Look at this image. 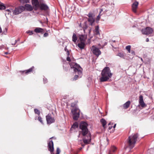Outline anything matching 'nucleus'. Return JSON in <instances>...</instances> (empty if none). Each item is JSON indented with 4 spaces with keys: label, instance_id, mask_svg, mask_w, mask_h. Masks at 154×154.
Returning <instances> with one entry per match:
<instances>
[{
    "label": "nucleus",
    "instance_id": "nucleus-4",
    "mask_svg": "<svg viewBox=\"0 0 154 154\" xmlns=\"http://www.w3.org/2000/svg\"><path fill=\"white\" fill-rule=\"evenodd\" d=\"M70 65L71 68L74 69V71L75 73H78L79 75L81 77L82 75V68L78 64L75 63H71Z\"/></svg>",
    "mask_w": 154,
    "mask_h": 154
},
{
    "label": "nucleus",
    "instance_id": "nucleus-22",
    "mask_svg": "<svg viewBox=\"0 0 154 154\" xmlns=\"http://www.w3.org/2000/svg\"><path fill=\"white\" fill-rule=\"evenodd\" d=\"M13 11V9L12 8H10L9 9H7L5 11V15L11 14V13Z\"/></svg>",
    "mask_w": 154,
    "mask_h": 154
},
{
    "label": "nucleus",
    "instance_id": "nucleus-38",
    "mask_svg": "<svg viewBox=\"0 0 154 154\" xmlns=\"http://www.w3.org/2000/svg\"><path fill=\"white\" fill-rule=\"evenodd\" d=\"M58 153L60 154V150L59 148H57V153H58Z\"/></svg>",
    "mask_w": 154,
    "mask_h": 154
},
{
    "label": "nucleus",
    "instance_id": "nucleus-13",
    "mask_svg": "<svg viewBox=\"0 0 154 154\" xmlns=\"http://www.w3.org/2000/svg\"><path fill=\"white\" fill-rule=\"evenodd\" d=\"M139 105L142 107H144L146 106V104L143 101V96L142 95H140L139 96Z\"/></svg>",
    "mask_w": 154,
    "mask_h": 154
},
{
    "label": "nucleus",
    "instance_id": "nucleus-24",
    "mask_svg": "<svg viewBox=\"0 0 154 154\" xmlns=\"http://www.w3.org/2000/svg\"><path fill=\"white\" fill-rule=\"evenodd\" d=\"M100 122L103 125V127L104 128H105V126L106 124V121L104 119H102L100 120Z\"/></svg>",
    "mask_w": 154,
    "mask_h": 154
},
{
    "label": "nucleus",
    "instance_id": "nucleus-11",
    "mask_svg": "<svg viewBox=\"0 0 154 154\" xmlns=\"http://www.w3.org/2000/svg\"><path fill=\"white\" fill-rule=\"evenodd\" d=\"M46 119L48 124H51L54 123L55 121L54 118L52 117L51 115L48 114L46 116Z\"/></svg>",
    "mask_w": 154,
    "mask_h": 154
},
{
    "label": "nucleus",
    "instance_id": "nucleus-36",
    "mask_svg": "<svg viewBox=\"0 0 154 154\" xmlns=\"http://www.w3.org/2000/svg\"><path fill=\"white\" fill-rule=\"evenodd\" d=\"M78 77H79V76L78 75H75L74 76L73 79L72 80L74 81V80H76L77 79H78Z\"/></svg>",
    "mask_w": 154,
    "mask_h": 154
},
{
    "label": "nucleus",
    "instance_id": "nucleus-9",
    "mask_svg": "<svg viewBox=\"0 0 154 154\" xmlns=\"http://www.w3.org/2000/svg\"><path fill=\"white\" fill-rule=\"evenodd\" d=\"M131 46L130 45H128L126 47V49L128 51V53L130 54L131 56L130 58H132L135 55V53L134 51L133 50L131 51Z\"/></svg>",
    "mask_w": 154,
    "mask_h": 154
},
{
    "label": "nucleus",
    "instance_id": "nucleus-48",
    "mask_svg": "<svg viewBox=\"0 0 154 154\" xmlns=\"http://www.w3.org/2000/svg\"><path fill=\"white\" fill-rule=\"evenodd\" d=\"M116 124H115L114 125V126H113V128H115V127H116Z\"/></svg>",
    "mask_w": 154,
    "mask_h": 154
},
{
    "label": "nucleus",
    "instance_id": "nucleus-39",
    "mask_svg": "<svg viewBox=\"0 0 154 154\" xmlns=\"http://www.w3.org/2000/svg\"><path fill=\"white\" fill-rule=\"evenodd\" d=\"M48 34L47 33H45L44 34V37H47V36H48Z\"/></svg>",
    "mask_w": 154,
    "mask_h": 154
},
{
    "label": "nucleus",
    "instance_id": "nucleus-2",
    "mask_svg": "<svg viewBox=\"0 0 154 154\" xmlns=\"http://www.w3.org/2000/svg\"><path fill=\"white\" fill-rule=\"evenodd\" d=\"M101 77L100 79V82L106 81L111 78L112 75L109 67H105L102 70L101 73Z\"/></svg>",
    "mask_w": 154,
    "mask_h": 154
},
{
    "label": "nucleus",
    "instance_id": "nucleus-30",
    "mask_svg": "<svg viewBox=\"0 0 154 154\" xmlns=\"http://www.w3.org/2000/svg\"><path fill=\"white\" fill-rule=\"evenodd\" d=\"M35 113V114H38V115H39L40 114V112L37 109H34Z\"/></svg>",
    "mask_w": 154,
    "mask_h": 154
},
{
    "label": "nucleus",
    "instance_id": "nucleus-21",
    "mask_svg": "<svg viewBox=\"0 0 154 154\" xmlns=\"http://www.w3.org/2000/svg\"><path fill=\"white\" fill-rule=\"evenodd\" d=\"M34 31L36 33H42L44 31V29L40 28L37 27L34 29Z\"/></svg>",
    "mask_w": 154,
    "mask_h": 154
},
{
    "label": "nucleus",
    "instance_id": "nucleus-35",
    "mask_svg": "<svg viewBox=\"0 0 154 154\" xmlns=\"http://www.w3.org/2000/svg\"><path fill=\"white\" fill-rule=\"evenodd\" d=\"M27 33H28L29 34V35H31L33 34V31H28L26 32Z\"/></svg>",
    "mask_w": 154,
    "mask_h": 154
},
{
    "label": "nucleus",
    "instance_id": "nucleus-28",
    "mask_svg": "<svg viewBox=\"0 0 154 154\" xmlns=\"http://www.w3.org/2000/svg\"><path fill=\"white\" fill-rule=\"evenodd\" d=\"M5 6L4 4L2 3H0V9L2 10H4L5 9Z\"/></svg>",
    "mask_w": 154,
    "mask_h": 154
},
{
    "label": "nucleus",
    "instance_id": "nucleus-12",
    "mask_svg": "<svg viewBox=\"0 0 154 154\" xmlns=\"http://www.w3.org/2000/svg\"><path fill=\"white\" fill-rule=\"evenodd\" d=\"M88 16L89 17L88 19V21L90 23V24L91 25H92L95 21L94 19L93 16V14L91 13H89Z\"/></svg>",
    "mask_w": 154,
    "mask_h": 154
},
{
    "label": "nucleus",
    "instance_id": "nucleus-33",
    "mask_svg": "<svg viewBox=\"0 0 154 154\" xmlns=\"http://www.w3.org/2000/svg\"><path fill=\"white\" fill-rule=\"evenodd\" d=\"M118 55L120 57L124 58V54L121 53H118Z\"/></svg>",
    "mask_w": 154,
    "mask_h": 154
},
{
    "label": "nucleus",
    "instance_id": "nucleus-40",
    "mask_svg": "<svg viewBox=\"0 0 154 154\" xmlns=\"http://www.w3.org/2000/svg\"><path fill=\"white\" fill-rule=\"evenodd\" d=\"M66 60H67V61H71L70 59V57H67Z\"/></svg>",
    "mask_w": 154,
    "mask_h": 154
},
{
    "label": "nucleus",
    "instance_id": "nucleus-42",
    "mask_svg": "<svg viewBox=\"0 0 154 154\" xmlns=\"http://www.w3.org/2000/svg\"><path fill=\"white\" fill-rule=\"evenodd\" d=\"M17 42V41L16 40H15V42H14V43H12V45H15V44Z\"/></svg>",
    "mask_w": 154,
    "mask_h": 154
},
{
    "label": "nucleus",
    "instance_id": "nucleus-47",
    "mask_svg": "<svg viewBox=\"0 0 154 154\" xmlns=\"http://www.w3.org/2000/svg\"><path fill=\"white\" fill-rule=\"evenodd\" d=\"M66 98H67V96H65L63 97V98L64 99H66Z\"/></svg>",
    "mask_w": 154,
    "mask_h": 154
},
{
    "label": "nucleus",
    "instance_id": "nucleus-37",
    "mask_svg": "<svg viewBox=\"0 0 154 154\" xmlns=\"http://www.w3.org/2000/svg\"><path fill=\"white\" fill-rule=\"evenodd\" d=\"M106 142L105 144L106 145H107L109 144V140L107 138L106 139Z\"/></svg>",
    "mask_w": 154,
    "mask_h": 154
},
{
    "label": "nucleus",
    "instance_id": "nucleus-6",
    "mask_svg": "<svg viewBox=\"0 0 154 154\" xmlns=\"http://www.w3.org/2000/svg\"><path fill=\"white\" fill-rule=\"evenodd\" d=\"M24 7L23 6H21L18 8H15L14 10H13L12 12L14 14H18L21 13L24 11Z\"/></svg>",
    "mask_w": 154,
    "mask_h": 154
},
{
    "label": "nucleus",
    "instance_id": "nucleus-3",
    "mask_svg": "<svg viewBox=\"0 0 154 154\" xmlns=\"http://www.w3.org/2000/svg\"><path fill=\"white\" fill-rule=\"evenodd\" d=\"M138 137L137 134H134L129 137L128 142L131 148H132L134 146Z\"/></svg>",
    "mask_w": 154,
    "mask_h": 154
},
{
    "label": "nucleus",
    "instance_id": "nucleus-51",
    "mask_svg": "<svg viewBox=\"0 0 154 154\" xmlns=\"http://www.w3.org/2000/svg\"><path fill=\"white\" fill-rule=\"evenodd\" d=\"M5 54H8V53L7 52H5Z\"/></svg>",
    "mask_w": 154,
    "mask_h": 154
},
{
    "label": "nucleus",
    "instance_id": "nucleus-16",
    "mask_svg": "<svg viewBox=\"0 0 154 154\" xmlns=\"http://www.w3.org/2000/svg\"><path fill=\"white\" fill-rule=\"evenodd\" d=\"M34 69V67L32 66V67L27 70L23 71H19V72H20L22 74H23L24 72H25L26 74L27 75L33 71Z\"/></svg>",
    "mask_w": 154,
    "mask_h": 154
},
{
    "label": "nucleus",
    "instance_id": "nucleus-5",
    "mask_svg": "<svg viewBox=\"0 0 154 154\" xmlns=\"http://www.w3.org/2000/svg\"><path fill=\"white\" fill-rule=\"evenodd\" d=\"M71 112L73 119L75 120H77L79 116V110L77 108L75 107L72 109Z\"/></svg>",
    "mask_w": 154,
    "mask_h": 154
},
{
    "label": "nucleus",
    "instance_id": "nucleus-41",
    "mask_svg": "<svg viewBox=\"0 0 154 154\" xmlns=\"http://www.w3.org/2000/svg\"><path fill=\"white\" fill-rule=\"evenodd\" d=\"M121 107L122 108H123L124 109H125V103L122 106H121Z\"/></svg>",
    "mask_w": 154,
    "mask_h": 154
},
{
    "label": "nucleus",
    "instance_id": "nucleus-34",
    "mask_svg": "<svg viewBox=\"0 0 154 154\" xmlns=\"http://www.w3.org/2000/svg\"><path fill=\"white\" fill-rule=\"evenodd\" d=\"M38 120L42 124L43 123V121L42 120V119L41 117L39 116L38 118Z\"/></svg>",
    "mask_w": 154,
    "mask_h": 154
},
{
    "label": "nucleus",
    "instance_id": "nucleus-50",
    "mask_svg": "<svg viewBox=\"0 0 154 154\" xmlns=\"http://www.w3.org/2000/svg\"><path fill=\"white\" fill-rule=\"evenodd\" d=\"M2 32V30L1 28L0 27V33Z\"/></svg>",
    "mask_w": 154,
    "mask_h": 154
},
{
    "label": "nucleus",
    "instance_id": "nucleus-44",
    "mask_svg": "<svg viewBox=\"0 0 154 154\" xmlns=\"http://www.w3.org/2000/svg\"><path fill=\"white\" fill-rule=\"evenodd\" d=\"M66 53L67 54V55L69 56V51L68 50H67V51H66Z\"/></svg>",
    "mask_w": 154,
    "mask_h": 154
},
{
    "label": "nucleus",
    "instance_id": "nucleus-14",
    "mask_svg": "<svg viewBox=\"0 0 154 154\" xmlns=\"http://www.w3.org/2000/svg\"><path fill=\"white\" fill-rule=\"evenodd\" d=\"M48 149L51 152H52L54 150V144L52 141H50L48 143Z\"/></svg>",
    "mask_w": 154,
    "mask_h": 154
},
{
    "label": "nucleus",
    "instance_id": "nucleus-26",
    "mask_svg": "<svg viewBox=\"0 0 154 154\" xmlns=\"http://www.w3.org/2000/svg\"><path fill=\"white\" fill-rule=\"evenodd\" d=\"M78 127V123L77 122H75L73 124V125H72L71 128V129H72V128H77Z\"/></svg>",
    "mask_w": 154,
    "mask_h": 154
},
{
    "label": "nucleus",
    "instance_id": "nucleus-19",
    "mask_svg": "<svg viewBox=\"0 0 154 154\" xmlns=\"http://www.w3.org/2000/svg\"><path fill=\"white\" fill-rule=\"evenodd\" d=\"M24 8L25 9H26L28 11H31L33 10V8L32 6L30 5L26 4L25 5Z\"/></svg>",
    "mask_w": 154,
    "mask_h": 154
},
{
    "label": "nucleus",
    "instance_id": "nucleus-52",
    "mask_svg": "<svg viewBox=\"0 0 154 154\" xmlns=\"http://www.w3.org/2000/svg\"><path fill=\"white\" fill-rule=\"evenodd\" d=\"M112 124H113L112 123ZM111 125V123H109V124H108V125Z\"/></svg>",
    "mask_w": 154,
    "mask_h": 154
},
{
    "label": "nucleus",
    "instance_id": "nucleus-31",
    "mask_svg": "<svg viewBox=\"0 0 154 154\" xmlns=\"http://www.w3.org/2000/svg\"><path fill=\"white\" fill-rule=\"evenodd\" d=\"M102 11H103V10H102V9H101L100 10V13L97 16V19H96V20H100V16H101V15L100 14H101V12Z\"/></svg>",
    "mask_w": 154,
    "mask_h": 154
},
{
    "label": "nucleus",
    "instance_id": "nucleus-55",
    "mask_svg": "<svg viewBox=\"0 0 154 154\" xmlns=\"http://www.w3.org/2000/svg\"><path fill=\"white\" fill-rule=\"evenodd\" d=\"M56 154H59V153H58H58H56Z\"/></svg>",
    "mask_w": 154,
    "mask_h": 154
},
{
    "label": "nucleus",
    "instance_id": "nucleus-10",
    "mask_svg": "<svg viewBox=\"0 0 154 154\" xmlns=\"http://www.w3.org/2000/svg\"><path fill=\"white\" fill-rule=\"evenodd\" d=\"M32 4L33 7L35 10H36L38 9L40 4L38 0H32Z\"/></svg>",
    "mask_w": 154,
    "mask_h": 154
},
{
    "label": "nucleus",
    "instance_id": "nucleus-46",
    "mask_svg": "<svg viewBox=\"0 0 154 154\" xmlns=\"http://www.w3.org/2000/svg\"><path fill=\"white\" fill-rule=\"evenodd\" d=\"M112 128V126H109V130H110Z\"/></svg>",
    "mask_w": 154,
    "mask_h": 154
},
{
    "label": "nucleus",
    "instance_id": "nucleus-7",
    "mask_svg": "<svg viewBox=\"0 0 154 154\" xmlns=\"http://www.w3.org/2000/svg\"><path fill=\"white\" fill-rule=\"evenodd\" d=\"M141 32L143 34L149 35L152 33L153 30L150 27H147L145 28L142 29Z\"/></svg>",
    "mask_w": 154,
    "mask_h": 154
},
{
    "label": "nucleus",
    "instance_id": "nucleus-49",
    "mask_svg": "<svg viewBox=\"0 0 154 154\" xmlns=\"http://www.w3.org/2000/svg\"><path fill=\"white\" fill-rule=\"evenodd\" d=\"M65 51H67V50H68L66 48V47L65 48Z\"/></svg>",
    "mask_w": 154,
    "mask_h": 154
},
{
    "label": "nucleus",
    "instance_id": "nucleus-1",
    "mask_svg": "<svg viewBox=\"0 0 154 154\" xmlns=\"http://www.w3.org/2000/svg\"><path fill=\"white\" fill-rule=\"evenodd\" d=\"M88 125L86 122H82L80 123L79 126L81 130L80 132L84 136L83 139V142L86 144L89 143L91 140V134L87 128Z\"/></svg>",
    "mask_w": 154,
    "mask_h": 154
},
{
    "label": "nucleus",
    "instance_id": "nucleus-32",
    "mask_svg": "<svg viewBox=\"0 0 154 154\" xmlns=\"http://www.w3.org/2000/svg\"><path fill=\"white\" fill-rule=\"evenodd\" d=\"M20 2L22 3H28L29 2V0H19Z\"/></svg>",
    "mask_w": 154,
    "mask_h": 154
},
{
    "label": "nucleus",
    "instance_id": "nucleus-17",
    "mask_svg": "<svg viewBox=\"0 0 154 154\" xmlns=\"http://www.w3.org/2000/svg\"><path fill=\"white\" fill-rule=\"evenodd\" d=\"M39 8L42 10H46L48 9V6L46 4L42 3L40 4Z\"/></svg>",
    "mask_w": 154,
    "mask_h": 154
},
{
    "label": "nucleus",
    "instance_id": "nucleus-53",
    "mask_svg": "<svg viewBox=\"0 0 154 154\" xmlns=\"http://www.w3.org/2000/svg\"><path fill=\"white\" fill-rule=\"evenodd\" d=\"M91 31V29H90V30L89 31V33H90Z\"/></svg>",
    "mask_w": 154,
    "mask_h": 154
},
{
    "label": "nucleus",
    "instance_id": "nucleus-20",
    "mask_svg": "<svg viewBox=\"0 0 154 154\" xmlns=\"http://www.w3.org/2000/svg\"><path fill=\"white\" fill-rule=\"evenodd\" d=\"M94 34L96 35H100V32L99 31V27L98 26H95V29L94 31Z\"/></svg>",
    "mask_w": 154,
    "mask_h": 154
},
{
    "label": "nucleus",
    "instance_id": "nucleus-25",
    "mask_svg": "<svg viewBox=\"0 0 154 154\" xmlns=\"http://www.w3.org/2000/svg\"><path fill=\"white\" fill-rule=\"evenodd\" d=\"M77 40V37L76 36V34L74 33L72 37V41L75 42Z\"/></svg>",
    "mask_w": 154,
    "mask_h": 154
},
{
    "label": "nucleus",
    "instance_id": "nucleus-54",
    "mask_svg": "<svg viewBox=\"0 0 154 154\" xmlns=\"http://www.w3.org/2000/svg\"><path fill=\"white\" fill-rule=\"evenodd\" d=\"M141 60L142 61H143V59H142V58H141Z\"/></svg>",
    "mask_w": 154,
    "mask_h": 154
},
{
    "label": "nucleus",
    "instance_id": "nucleus-43",
    "mask_svg": "<svg viewBox=\"0 0 154 154\" xmlns=\"http://www.w3.org/2000/svg\"><path fill=\"white\" fill-rule=\"evenodd\" d=\"M112 154V152L110 150L109 152V153L108 154Z\"/></svg>",
    "mask_w": 154,
    "mask_h": 154
},
{
    "label": "nucleus",
    "instance_id": "nucleus-15",
    "mask_svg": "<svg viewBox=\"0 0 154 154\" xmlns=\"http://www.w3.org/2000/svg\"><path fill=\"white\" fill-rule=\"evenodd\" d=\"M138 2H135L132 5V10L134 13H136L137 10L138 5Z\"/></svg>",
    "mask_w": 154,
    "mask_h": 154
},
{
    "label": "nucleus",
    "instance_id": "nucleus-18",
    "mask_svg": "<svg viewBox=\"0 0 154 154\" xmlns=\"http://www.w3.org/2000/svg\"><path fill=\"white\" fill-rule=\"evenodd\" d=\"M79 37L81 42H85L87 38V35H79Z\"/></svg>",
    "mask_w": 154,
    "mask_h": 154
},
{
    "label": "nucleus",
    "instance_id": "nucleus-45",
    "mask_svg": "<svg viewBox=\"0 0 154 154\" xmlns=\"http://www.w3.org/2000/svg\"><path fill=\"white\" fill-rule=\"evenodd\" d=\"M149 41V39L148 38H147L146 39V42H148Z\"/></svg>",
    "mask_w": 154,
    "mask_h": 154
},
{
    "label": "nucleus",
    "instance_id": "nucleus-8",
    "mask_svg": "<svg viewBox=\"0 0 154 154\" xmlns=\"http://www.w3.org/2000/svg\"><path fill=\"white\" fill-rule=\"evenodd\" d=\"M91 50L93 54L97 57L101 54V52L99 50V49L97 48L94 46H93L92 47Z\"/></svg>",
    "mask_w": 154,
    "mask_h": 154
},
{
    "label": "nucleus",
    "instance_id": "nucleus-23",
    "mask_svg": "<svg viewBox=\"0 0 154 154\" xmlns=\"http://www.w3.org/2000/svg\"><path fill=\"white\" fill-rule=\"evenodd\" d=\"M85 45V43L84 42H81L80 43L78 44V46L81 49H83L84 48Z\"/></svg>",
    "mask_w": 154,
    "mask_h": 154
},
{
    "label": "nucleus",
    "instance_id": "nucleus-29",
    "mask_svg": "<svg viewBox=\"0 0 154 154\" xmlns=\"http://www.w3.org/2000/svg\"><path fill=\"white\" fill-rule=\"evenodd\" d=\"M131 104V102L128 101L126 102V109L128 108L130 106Z\"/></svg>",
    "mask_w": 154,
    "mask_h": 154
},
{
    "label": "nucleus",
    "instance_id": "nucleus-27",
    "mask_svg": "<svg viewBox=\"0 0 154 154\" xmlns=\"http://www.w3.org/2000/svg\"><path fill=\"white\" fill-rule=\"evenodd\" d=\"M110 150L112 152H114L116 151L117 150V148L115 146H113L110 148Z\"/></svg>",
    "mask_w": 154,
    "mask_h": 154
}]
</instances>
